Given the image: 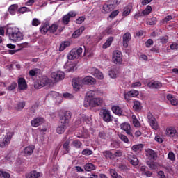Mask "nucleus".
Masks as SVG:
<instances>
[{"mask_svg": "<svg viewBox=\"0 0 178 178\" xmlns=\"http://www.w3.org/2000/svg\"><path fill=\"white\" fill-rule=\"evenodd\" d=\"M131 40V34L129 32L124 33L122 36V43L124 48H127L129 47V42Z\"/></svg>", "mask_w": 178, "mask_h": 178, "instance_id": "nucleus-15", "label": "nucleus"}, {"mask_svg": "<svg viewBox=\"0 0 178 178\" xmlns=\"http://www.w3.org/2000/svg\"><path fill=\"white\" fill-rule=\"evenodd\" d=\"M40 174L36 170H33L28 175V177L29 178H40Z\"/></svg>", "mask_w": 178, "mask_h": 178, "instance_id": "nucleus-39", "label": "nucleus"}, {"mask_svg": "<svg viewBox=\"0 0 178 178\" xmlns=\"http://www.w3.org/2000/svg\"><path fill=\"white\" fill-rule=\"evenodd\" d=\"M158 176L159 178H166V175H165V172L162 170L158 172Z\"/></svg>", "mask_w": 178, "mask_h": 178, "instance_id": "nucleus-64", "label": "nucleus"}, {"mask_svg": "<svg viewBox=\"0 0 178 178\" xmlns=\"http://www.w3.org/2000/svg\"><path fill=\"white\" fill-rule=\"evenodd\" d=\"M121 0H108L107 1V3H108L113 9H115L116 6H118Z\"/></svg>", "mask_w": 178, "mask_h": 178, "instance_id": "nucleus-34", "label": "nucleus"}, {"mask_svg": "<svg viewBox=\"0 0 178 178\" xmlns=\"http://www.w3.org/2000/svg\"><path fill=\"white\" fill-rule=\"evenodd\" d=\"M99 138L102 140H106L108 138V134L105 131H100L99 133Z\"/></svg>", "mask_w": 178, "mask_h": 178, "instance_id": "nucleus-51", "label": "nucleus"}, {"mask_svg": "<svg viewBox=\"0 0 178 178\" xmlns=\"http://www.w3.org/2000/svg\"><path fill=\"white\" fill-rule=\"evenodd\" d=\"M84 169L86 172H92V170H95V165L91 163H88L84 165Z\"/></svg>", "mask_w": 178, "mask_h": 178, "instance_id": "nucleus-31", "label": "nucleus"}, {"mask_svg": "<svg viewBox=\"0 0 178 178\" xmlns=\"http://www.w3.org/2000/svg\"><path fill=\"white\" fill-rule=\"evenodd\" d=\"M18 88L19 90H26L27 88V83L24 78L18 79Z\"/></svg>", "mask_w": 178, "mask_h": 178, "instance_id": "nucleus-19", "label": "nucleus"}, {"mask_svg": "<svg viewBox=\"0 0 178 178\" xmlns=\"http://www.w3.org/2000/svg\"><path fill=\"white\" fill-rule=\"evenodd\" d=\"M110 175L113 178H115L117 176L118 172L114 169H110Z\"/></svg>", "mask_w": 178, "mask_h": 178, "instance_id": "nucleus-62", "label": "nucleus"}, {"mask_svg": "<svg viewBox=\"0 0 178 178\" xmlns=\"http://www.w3.org/2000/svg\"><path fill=\"white\" fill-rule=\"evenodd\" d=\"M145 152L146 156H147L150 161H156L158 158V154H156L155 151L152 149H147L145 150Z\"/></svg>", "mask_w": 178, "mask_h": 178, "instance_id": "nucleus-13", "label": "nucleus"}, {"mask_svg": "<svg viewBox=\"0 0 178 178\" xmlns=\"http://www.w3.org/2000/svg\"><path fill=\"white\" fill-rule=\"evenodd\" d=\"M40 24H41V21H40V19L34 18L32 20V26H33L34 27H37L38 26H40Z\"/></svg>", "mask_w": 178, "mask_h": 178, "instance_id": "nucleus-55", "label": "nucleus"}, {"mask_svg": "<svg viewBox=\"0 0 178 178\" xmlns=\"http://www.w3.org/2000/svg\"><path fill=\"white\" fill-rule=\"evenodd\" d=\"M82 54H83V48L79 47L77 49H73L70 51L67 56V58L69 60H74V59H77V58H80Z\"/></svg>", "mask_w": 178, "mask_h": 178, "instance_id": "nucleus-5", "label": "nucleus"}, {"mask_svg": "<svg viewBox=\"0 0 178 178\" xmlns=\"http://www.w3.org/2000/svg\"><path fill=\"white\" fill-rule=\"evenodd\" d=\"M113 40H114L113 37L112 36L109 37L106 40V42L103 44L102 46L103 49H106V48H109V47L112 45V42H113Z\"/></svg>", "mask_w": 178, "mask_h": 178, "instance_id": "nucleus-30", "label": "nucleus"}, {"mask_svg": "<svg viewBox=\"0 0 178 178\" xmlns=\"http://www.w3.org/2000/svg\"><path fill=\"white\" fill-rule=\"evenodd\" d=\"M157 22H158V19L155 17H153L152 18L147 19L146 20V23L149 26H155V24H156Z\"/></svg>", "mask_w": 178, "mask_h": 178, "instance_id": "nucleus-33", "label": "nucleus"}, {"mask_svg": "<svg viewBox=\"0 0 178 178\" xmlns=\"http://www.w3.org/2000/svg\"><path fill=\"white\" fill-rule=\"evenodd\" d=\"M102 154L103 156L106 159H112V156H113V154L111 152V150H106Z\"/></svg>", "mask_w": 178, "mask_h": 178, "instance_id": "nucleus-37", "label": "nucleus"}, {"mask_svg": "<svg viewBox=\"0 0 178 178\" xmlns=\"http://www.w3.org/2000/svg\"><path fill=\"white\" fill-rule=\"evenodd\" d=\"M84 30H86V28L84 26H81L79 29L76 30L73 33L72 35V38H78V37H80V35H81V33H83Z\"/></svg>", "mask_w": 178, "mask_h": 178, "instance_id": "nucleus-26", "label": "nucleus"}, {"mask_svg": "<svg viewBox=\"0 0 178 178\" xmlns=\"http://www.w3.org/2000/svg\"><path fill=\"white\" fill-rule=\"evenodd\" d=\"M82 83L86 86H94L97 83V80L92 76H86L82 79Z\"/></svg>", "mask_w": 178, "mask_h": 178, "instance_id": "nucleus-16", "label": "nucleus"}, {"mask_svg": "<svg viewBox=\"0 0 178 178\" xmlns=\"http://www.w3.org/2000/svg\"><path fill=\"white\" fill-rule=\"evenodd\" d=\"M29 76H31V77H34V76H37V71L34 69L31 70L29 71Z\"/></svg>", "mask_w": 178, "mask_h": 178, "instance_id": "nucleus-63", "label": "nucleus"}, {"mask_svg": "<svg viewBox=\"0 0 178 178\" xmlns=\"http://www.w3.org/2000/svg\"><path fill=\"white\" fill-rule=\"evenodd\" d=\"M81 79L79 78H74L72 81V85L74 91H79L81 87Z\"/></svg>", "mask_w": 178, "mask_h": 178, "instance_id": "nucleus-14", "label": "nucleus"}, {"mask_svg": "<svg viewBox=\"0 0 178 178\" xmlns=\"http://www.w3.org/2000/svg\"><path fill=\"white\" fill-rule=\"evenodd\" d=\"M120 129L121 130H124V131L126 132V134H127L132 138L134 137L133 136V133H131V127L130 126V124L124 122L120 125Z\"/></svg>", "mask_w": 178, "mask_h": 178, "instance_id": "nucleus-10", "label": "nucleus"}, {"mask_svg": "<svg viewBox=\"0 0 178 178\" xmlns=\"http://www.w3.org/2000/svg\"><path fill=\"white\" fill-rule=\"evenodd\" d=\"M117 15H119V11L114 10V11L111 12V13L109 15V17H111V19H113L114 17H116Z\"/></svg>", "mask_w": 178, "mask_h": 178, "instance_id": "nucleus-61", "label": "nucleus"}, {"mask_svg": "<svg viewBox=\"0 0 178 178\" xmlns=\"http://www.w3.org/2000/svg\"><path fill=\"white\" fill-rule=\"evenodd\" d=\"M19 13H24L26 12H30V9L27 7H22L18 9Z\"/></svg>", "mask_w": 178, "mask_h": 178, "instance_id": "nucleus-57", "label": "nucleus"}, {"mask_svg": "<svg viewBox=\"0 0 178 178\" xmlns=\"http://www.w3.org/2000/svg\"><path fill=\"white\" fill-rule=\"evenodd\" d=\"M113 113L117 115L118 116H122L123 115V110L119 106H114L111 108Z\"/></svg>", "mask_w": 178, "mask_h": 178, "instance_id": "nucleus-23", "label": "nucleus"}, {"mask_svg": "<svg viewBox=\"0 0 178 178\" xmlns=\"http://www.w3.org/2000/svg\"><path fill=\"white\" fill-rule=\"evenodd\" d=\"M132 123L134 126V127H140L141 126V124L140 123V121L137 119V117H136L135 115H132Z\"/></svg>", "mask_w": 178, "mask_h": 178, "instance_id": "nucleus-38", "label": "nucleus"}, {"mask_svg": "<svg viewBox=\"0 0 178 178\" xmlns=\"http://www.w3.org/2000/svg\"><path fill=\"white\" fill-rule=\"evenodd\" d=\"M147 86L149 88H162V83L159 81H154V82H150L147 84Z\"/></svg>", "mask_w": 178, "mask_h": 178, "instance_id": "nucleus-24", "label": "nucleus"}, {"mask_svg": "<svg viewBox=\"0 0 178 178\" xmlns=\"http://www.w3.org/2000/svg\"><path fill=\"white\" fill-rule=\"evenodd\" d=\"M70 139H67L63 144V149L65 151V154H69L70 151Z\"/></svg>", "mask_w": 178, "mask_h": 178, "instance_id": "nucleus-27", "label": "nucleus"}, {"mask_svg": "<svg viewBox=\"0 0 178 178\" xmlns=\"http://www.w3.org/2000/svg\"><path fill=\"white\" fill-rule=\"evenodd\" d=\"M6 34L8 35L10 40L14 42L23 40V33L20 32V29L18 28L8 26L6 30Z\"/></svg>", "mask_w": 178, "mask_h": 178, "instance_id": "nucleus-2", "label": "nucleus"}, {"mask_svg": "<svg viewBox=\"0 0 178 178\" xmlns=\"http://www.w3.org/2000/svg\"><path fill=\"white\" fill-rule=\"evenodd\" d=\"M168 159H170L172 162H175L176 161V156L173 152H170L168 154Z\"/></svg>", "mask_w": 178, "mask_h": 178, "instance_id": "nucleus-49", "label": "nucleus"}, {"mask_svg": "<svg viewBox=\"0 0 178 178\" xmlns=\"http://www.w3.org/2000/svg\"><path fill=\"white\" fill-rule=\"evenodd\" d=\"M145 45L146 48H150L151 45H154V40H152V39H148L145 42Z\"/></svg>", "mask_w": 178, "mask_h": 178, "instance_id": "nucleus-56", "label": "nucleus"}, {"mask_svg": "<svg viewBox=\"0 0 178 178\" xmlns=\"http://www.w3.org/2000/svg\"><path fill=\"white\" fill-rule=\"evenodd\" d=\"M167 99L170 102L171 105H173V106H176L178 105V100L173 96L172 95H167Z\"/></svg>", "mask_w": 178, "mask_h": 178, "instance_id": "nucleus-25", "label": "nucleus"}, {"mask_svg": "<svg viewBox=\"0 0 178 178\" xmlns=\"http://www.w3.org/2000/svg\"><path fill=\"white\" fill-rule=\"evenodd\" d=\"M104 102V99L101 97H95L92 99H87V101L84 102L85 108H97V106H101Z\"/></svg>", "mask_w": 178, "mask_h": 178, "instance_id": "nucleus-3", "label": "nucleus"}, {"mask_svg": "<svg viewBox=\"0 0 178 178\" xmlns=\"http://www.w3.org/2000/svg\"><path fill=\"white\" fill-rule=\"evenodd\" d=\"M77 14L74 11L69 12L67 15H64L62 18V22L63 24H69L70 22V17H76Z\"/></svg>", "mask_w": 178, "mask_h": 178, "instance_id": "nucleus-9", "label": "nucleus"}, {"mask_svg": "<svg viewBox=\"0 0 178 178\" xmlns=\"http://www.w3.org/2000/svg\"><path fill=\"white\" fill-rule=\"evenodd\" d=\"M147 165L152 170H155V169L158 168V163L150 161L147 163Z\"/></svg>", "mask_w": 178, "mask_h": 178, "instance_id": "nucleus-45", "label": "nucleus"}, {"mask_svg": "<svg viewBox=\"0 0 178 178\" xmlns=\"http://www.w3.org/2000/svg\"><path fill=\"white\" fill-rule=\"evenodd\" d=\"M97 92H98V90H89L87 93H86V100L87 99H91L92 98H95V94H97Z\"/></svg>", "mask_w": 178, "mask_h": 178, "instance_id": "nucleus-32", "label": "nucleus"}, {"mask_svg": "<svg viewBox=\"0 0 178 178\" xmlns=\"http://www.w3.org/2000/svg\"><path fill=\"white\" fill-rule=\"evenodd\" d=\"M113 61L114 63L122 65L123 62V56L122 55V51L119 50H115L113 53Z\"/></svg>", "mask_w": 178, "mask_h": 178, "instance_id": "nucleus-7", "label": "nucleus"}, {"mask_svg": "<svg viewBox=\"0 0 178 178\" xmlns=\"http://www.w3.org/2000/svg\"><path fill=\"white\" fill-rule=\"evenodd\" d=\"M40 33L43 35H45L48 32L49 33V24L48 22H46L43 24H42L40 27Z\"/></svg>", "mask_w": 178, "mask_h": 178, "instance_id": "nucleus-20", "label": "nucleus"}, {"mask_svg": "<svg viewBox=\"0 0 178 178\" xmlns=\"http://www.w3.org/2000/svg\"><path fill=\"white\" fill-rule=\"evenodd\" d=\"M16 9H17V4H13L9 7L8 12H10L11 15H15Z\"/></svg>", "mask_w": 178, "mask_h": 178, "instance_id": "nucleus-47", "label": "nucleus"}, {"mask_svg": "<svg viewBox=\"0 0 178 178\" xmlns=\"http://www.w3.org/2000/svg\"><path fill=\"white\" fill-rule=\"evenodd\" d=\"M45 122V119L42 117H38L31 121L32 127H38Z\"/></svg>", "mask_w": 178, "mask_h": 178, "instance_id": "nucleus-12", "label": "nucleus"}, {"mask_svg": "<svg viewBox=\"0 0 178 178\" xmlns=\"http://www.w3.org/2000/svg\"><path fill=\"white\" fill-rule=\"evenodd\" d=\"M114 8H113L112 6L106 2V3L104 4L102 7V13H110V12H112Z\"/></svg>", "mask_w": 178, "mask_h": 178, "instance_id": "nucleus-21", "label": "nucleus"}, {"mask_svg": "<svg viewBox=\"0 0 178 178\" xmlns=\"http://www.w3.org/2000/svg\"><path fill=\"white\" fill-rule=\"evenodd\" d=\"M165 134L168 137H175L177 136V130L173 127H168L166 128Z\"/></svg>", "mask_w": 178, "mask_h": 178, "instance_id": "nucleus-17", "label": "nucleus"}, {"mask_svg": "<svg viewBox=\"0 0 178 178\" xmlns=\"http://www.w3.org/2000/svg\"><path fill=\"white\" fill-rule=\"evenodd\" d=\"M56 30H58V25H56V24H53L49 26V33H50L51 34H54L56 33Z\"/></svg>", "mask_w": 178, "mask_h": 178, "instance_id": "nucleus-42", "label": "nucleus"}, {"mask_svg": "<svg viewBox=\"0 0 178 178\" xmlns=\"http://www.w3.org/2000/svg\"><path fill=\"white\" fill-rule=\"evenodd\" d=\"M82 155H85L86 156H89V155H92V150L89 149H84L82 151Z\"/></svg>", "mask_w": 178, "mask_h": 178, "instance_id": "nucleus-52", "label": "nucleus"}, {"mask_svg": "<svg viewBox=\"0 0 178 178\" xmlns=\"http://www.w3.org/2000/svg\"><path fill=\"white\" fill-rule=\"evenodd\" d=\"M51 77L54 79V81H60L65 79V72H54L51 74Z\"/></svg>", "mask_w": 178, "mask_h": 178, "instance_id": "nucleus-11", "label": "nucleus"}, {"mask_svg": "<svg viewBox=\"0 0 178 178\" xmlns=\"http://www.w3.org/2000/svg\"><path fill=\"white\" fill-rule=\"evenodd\" d=\"M139 95L140 92H138V90H131L128 92V95H130L131 98H136V97H138Z\"/></svg>", "mask_w": 178, "mask_h": 178, "instance_id": "nucleus-40", "label": "nucleus"}, {"mask_svg": "<svg viewBox=\"0 0 178 178\" xmlns=\"http://www.w3.org/2000/svg\"><path fill=\"white\" fill-rule=\"evenodd\" d=\"M152 12V7L151 6H147L146 8L142 11L143 16H148Z\"/></svg>", "mask_w": 178, "mask_h": 178, "instance_id": "nucleus-35", "label": "nucleus"}, {"mask_svg": "<svg viewBox=\"0 0 178 178\" xmlns=\"http://www.w3.org/2000/svg\"><path fill=\"white\" fill-rule=\"evenodd\" d=\"M99 115L106 123H111V122H113V116L108 108L101 109Z\"/></svg>", "mask_w": 178, "mask_h": 178, "instance_id": "nucleus-4", "label": "nucleus"}, {"mask_svg": "<svg viewBox=\"0 0 178 178\" xmlns=\"http://www.w3.org/2000/svg\"><path fill=\"white\" fill-rule=\"evenodd\" d=\"M129 162L131 163V165H133V166H138V159H137V156H136L132 159L129 160Z\"/></svg>", "mask_w": 178, "mask_h": 178, "instance_id": "nucleus-48", "label": "nucleus"}, {"mask_svg": "<svg viewBox=\"0 0 178 178\" xmlns=\"http://www.w3.org/2000/svg\"><path fill=\"white\" fill-rule=\"evenodd\" d=\"M131 6H126L123 10L122 16H129L131 12Z\"/></svg>", "mask_w": 178, "mask_h": 178, "instance_id": "nucleus-36", "label": "nucleus"}, {"mask_svg": "<svg viewBox=\"0 0 178 178\" xmlns=\"http://www.w3.org/2000/svg\"><path fill=\"white\" fill-rule=\"evenodd\" d=\"M70 44L71 43L69 41L61 43V44L60 45V51H65V49H66L67 47H70Z\"/></svg>", "mask_w": 178, "mask_h": 178, "instance_id": "nucleus-44", "label": "nucleus"}, {"mask_svg": "<svg viewBox=\"0 0 178 178\" xmlns=\"http://www.w3.org/2000/svg\"><path fill=\"white\" fill-rule=\"evenodd\" d=\"M84 20H86V17H79L76 19V24H81V23H83Z\"/></svg>", "mask_w": 178, "mask_h": 178, "instance_id": "nucleus-58", "label": "nucleus"}, {"mask_svg": "<svg viewBox=\"0 0 178 178\" xmlns=\"http://www.w3.org/2000/svg\"><path fill=\"white\" fill-rule=\"evenodd\" d=\"M10 140H12V135L7 134L2 140H0V148H6L10 144Z\"/></svg>", "mask_w": 178, "mask_h": 178, "instance_id": "nucleus-8", "label": "nucleus"}, {"mask_svg": "<svg viewBox=\"0 0 178 178\" xmlns=\"http://www.w3.org/2000/svg\"><path fill=\"white\" fill-rule=\"evenodd\" d=\"M16 87H17V83L16 82H13L8 88L7 90L8 91H13L15 90Z\"/></svg>", "mask_w": 178, "mask_h": 178, "instance_id": "nucleus-53", "label": "nucleus"}, {"mask_svg": "<svg viewBox=\"0 0 178 178\" xmlns=\"http://www.w3.org/2000/svg\"><path fill=\"white\" fill-rule=\"evenodd\" d=\"M35 147L34 145H29L26 147H25L24 150V155L25 156H30L33 154V152H34V149H35Z\"/></svg>", "mask_w": 178, "mask_h": 178, "instance_id": "nucleus-18", "label": "nucleus"}, {"mask_svg": "<svg viewBox=\"0 0 178 178\" xmlns=\"http://www.w3.org/2000/svg\"><path fill=\"white\" fill-rule=\"evenodd\" d=\"M133 108L136 112L141 111V103L138 101H134Z\"/></svg>", "mask_w": 178, "mask_h": 178, "instance_id": "nucleus-41", "label": "nucleus"}, {"mask_svg": "<svg viewBox=\"0 0 178 178\" xmlns=\"http://www.w3.org/2000/svg\"><path fill=\"white\" fill-rule=\"evenodd\" d=\"M144 148V145L140 143L138 145H134L131 147V150L134 152H141V151H143V149Z\"/></svg>", "mask_w": 178, "mask_h": 178, "instance_id": "nucleus-28", "label": "nucleus"}, {"mask_svg": "<svg viewBox=\"0 0 178 178\" xmlns=\"http://www.w3.org/2000/svg\"><path fill=\"white\" fill-rule=\"evenodd\" d=\"M49 83V81L47 77H44L42 79H40L38 82V84L39 86L38 88H42V87H45V86H47V84H48Z\"/></svg>", "mask_w": 178, "mask_h": 178, "instance_id": "nucleus-22", "label": "nucleus"}, {"mask_svg": "<svg viewBox=\"0 0 178 178\" xmlns=\"http://www.w3.org/2000/svg\"><path fill=\"white\" fill-rule=\"evenodd\" d=\"M24 106H26V103L24 102H19L16 106V109L17 111H22Z\"/></svg>", "mask_w": 178, "mask_h": 178, "instance_id": "nucleus-50", "label": "nucleus"}, {"mask_svg": "<svg viewBox=\"0 0 178 178\" xmlns=\"http://www.w3.org/2000/svg\"><path fill=\"white\" fill-rule=\"evenodd\" d=\"M118 137L121 140V141H123V143H125L126 144H129V138H127V136H126V135L120 134L118 135Z\"/></svg>", "mask_w": 178, "mask_h": 178, "instance_id": "nucleus-46", "label": "nucleus"}, {"mask_svg": "<svg viewBox=\"0 0 178 178\" xmlns=\"http://www.w3.org/2000/svg\"><path fill=\"white\" fill-rule=\"evenodd\" d=\"M93 70L92 74L95 77H97L99 80H102V79H104V74L102 72H99L98 69L93 68Z\"/></svg>", "mask_w": 178, "mask_h": 178, "instance_id": "nucleus-29", "label": "nucleus"}, {"mask_svg": "<svg viewBox=\"0 0 178 178\" xmlns=\"http://www.w3.org/2000/svg\"><path fill=\"white\" fill-rule=\"evenodd\" d=\"M72 144L77 149L81 148V145H83V143L78 139L74 140Z\"/></svg>", "mask_w": 178, "mask_h": 178, "instance_id": "nucleus-43", "label": "nucleus"}, {"mask_svg": "<svg viewBox=\"0 0 178 178\" xmlns=\"http://www.w3.org/2000/svg\"><path fill=\"white\" fill-rule=\"evenodd\" d=\"M70 119H72V112L70 111H65L64 115L60 116V122L61 124H59L56 129L57 134H63L66 131Z\"/></svg>", "mask_w": 178, "mask_h": 178, "instance_id": "nucleus-1", "label": "nucleus"}, {"mask_svg": "<svg viewBox=\"0 0 178 178\" xmlns=\"http://www.w3.org/2000/svg\"><path fill=\"white\" fill-rule=\"evenodd\" d=\"M170 49H172V51L177 50L178 49V44L172 43L170 44Z\"/></svg>", "mask_w": 178, "mask_h": 178, "instance_id": "nucleus-60", "label": "nucleus"}, {"mask_svg": "<svg viewBox=\"0 0 178 178\" xmlns=\"http://www.w3.org/2000/svg\"><path fill=\"white\" fill-rule=\"evenodd\" d=\"M144 17V15L143 14L142 12L138 11V13H136L134 17L136 20H140V19H142V17Z\"/></svg>", "mask_w": 178, "mask_h": 178, "instance_id": "nucleus-54", "label": "nucleus"}, {"mask_svg": "<svg viewBox=\"0 0 178 178\" xmlns=\"http://www.w3.org/2000/svg\"><path fill=\"white\" fill-rule=\"evenodd\" d=\"M154 140L159 144H162V143H163V139H162V138L159 135L156 136Z\"/></svg>", "mask_w": 178, "mask_h": 178, "instance_id": "nucleus-59", "label": "nucleus"}, {"mask_svg": "<svg viewBox=\"0 0 178 178\" xmlns=\"http://www.w3.org/2000/svg\"><path fill=\"white\" fill-rule=\"evenodd\" d=\"M147 119L149 124L151 126L152 129H153L154 130H158V129H159V126H158V122L156 121V118L154 117L152 113H147Z\"/></svg>", "mask_w": 178, "mask_h": 178, "instance_id": "nucleus-6", "label": "nucleus"}]
</instances>
